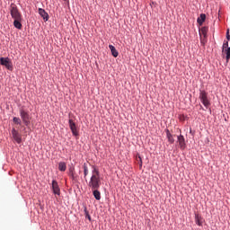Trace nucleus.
Instances as JSON below:
<instances>
[{
	"mask_svg": "<svg viewBox=\"0 0 230 230\" xmlns=\"http://www.w3.org/2000/svg\"><path fill=\"white\" fill-rule=\"evenodd\" d=\"M165 133L168 141L171 143V145H173L175 143V139L173 138V135L170 133V129H165Z\"/></svg>",
	"mask_w": 230,
	"mask_h": 230,
	"instance_id": "13",
	"label": "nucleus"
},
{
	"mask_svg": "<svg viewBox=\"0 0 230 230\" xmlns=\"http://www.w3.org/2000/svg\"><path fill=\"white\" fill-rule=\"evenodd\" d=\"M230 47H229V41H226V42H224V44H223V49H229Z\"/></svg>",
	"mask_w": 230,
	"mask_h": 230,
	"instance_id": "22",
	"label": "nucleus"
},
{
	"mask_svg": "<svg viewBox=\"0 0 230 230\" xmlns=\"http://www.w3.org/2000/svg\"><path fill=\"white\" fill-rule=\"evenodd\" d=\"M58 170L59 172H66V170H67V165H66V162H60L58 164Z\"/></svg>",
	"mask_w": 230,
	"mask_h": 230,
	"instance_id": "19",
	"label": "nucleus"
},
{
	"mask_svg": "<svg viewBox=\"0 0 230 230\" xmlns=\"http://www.w3.org/2000/svg\"><path fill=\"white\" fill-rule=\"evenodd\" d=\"M84 168V179L87 178V175H89V167H87V164H84L83 165Z\"/></svg>",
	"mask_w": 230,
	"mask_h": 230,
	"instance_id": "20",
	"label": "nucleus"
},
{
	"mask_svg": "<svg viewBox=\"0 0 230 230\" xmlns=\"http://www.w3.org/2000/svg\"><path fill=\"white\" fill-rule=\"evenodd\" d=\"M20 116H21L22 120L24 123L25 127H30V123H31L30 113H28V111L21 109L20 110Z\"/></svg>",
	"mask_w": 230,
	"mask_h": 230,
	"instance_id": "3",
	"label": "nucleus"
},
{
	"mask_svg": "<svg viewBox=\"0 0 230 230\" xmlns=\"http://www.w3.org/2000/svg\"><path fill=\"white\" fill-rule=\"evenodd\" d=\"M85 213H86V218H88V220H91V216L89 215V212L85 210Z\"/></svg>",
	"mask_w": 230,
	"mask_h": 230,
	"instance_id": "25",
	"label": "nucleus"
},
{
	"mask_svg": "<svg viewBox=\"0 0 230 230\" xmlns=\"http://www.w3.org/2000/svg\"><path fill=\"white\" fill-rule=\"evenodd\" d=\"M52 191L54 195H60V187H58V182L57 181H52Z\"/></svg>",
	"mask_w": 230,
	"mask_h": 230,
	"instance_id": "9",
	"label": "nucleus"
},
{
	"mask_svg": "<svg viewBox=\"0 0 230 230\" xmlns=\"http://www.w3.org/2000/svg\"><path fill=\"white\" fill-rule=\"evenodd\" d=\"M68 123H69L70 130H71L73 136L77 137V136H78V129L76 128V123H75V121H73L72 119H70L68 120Z\"/></svg>",
	"mask_w": 230,
	"mask_h": 230,
	"instance_id": "6",
	"label": "nucleus"
},
{
	"mask_svg": "<svg viewBox=\"0 0 230 230\" xmlns=\"http://www.w3.org/2000/svg\"><path fill=\"white\" fill-rule=\"evenodd\" d=\"M10 13H11V17L14 20L15 19H17V20L22 19V15L19 12V8H17V5L15 4H11Z\"/></svg>",
	"mask_w": 230,
	"mask_h": 230,
	"instance_id": "2",
	"label": "nucleus"
},
{
	"mask_svg": "<svg viewBox=\"0 0 230 230\" xmlns=\"http://www.w3.org/2000/svg\"><path fill=\"white\" fill-rule=\"evenodd\" d=\"M199 99L205 107H209V100L208 99V93L206 91H200Z\"/></svg>",
	"mask_w": 230,
	"mask_h": 230,
	"instance_id": "5",
	"label": "nucleus"
},
{
	"mask_svg": "<svg viewBox=\"0 0 230 230\" xmlns=\"http://www.w3.org/2000/svg\"><path fill=\"white\" fill-rule=\"evenodd\" d=\"M205 21H206V14L201 13L200 16L198 18L197 22L199 24V26H202Z\"/></svg>",
	"mask_w": 230,
	"mask_h": 230,
	"instance_id": "18",
	"label": "nucleus"
},
{
	"mask_svg": "<svg viewBox=\"0 0 230 230\" xmlns=\"http://www.w3.org/2000/svg\"><path fill=\"white\" fill-rule=\"evenodd\" d=\"M0 65L4 66L9 71H13V65L9 58H0Z\"/></svg>",
	"mask_w": 230,
	"mask_h": 230,
	"instance_id": "4",
	"label": "nucleus"
},
{
	"mask_svg": "<svg viewBox=\"0 0 230 230\" xmlns=\"http://www.w3.org/2000/svg\"><path fill=\"white\" fill-rule=\"evenodd\" d=\"M177 139L181 150H184L186 148V139L184 138V136L180 135L177 137Z\"/></svg>",
	"mask_w": 230,
	"mask_h": 230,
	"instance_id": "7",
	"label": "nucleus"
},
{
	"mask_svg": "<svg viewBox=\"0 0 230 230\" xmlns=\"http://www.w3.org/2000/svg\"><path fill=\"white\" fill-rule=\"evenodd\" d=\"M13 121L16 125H22V121L19 118H17V117H13Z\"/></svg>",
	"mask_w": 230,
	"mask_h": 230,
	"instance_id": "21",
	"label": "nucleus"
},
{
	"mask_svg": "<svg viewBox=\"0 0 230 230\" xmlns=\"http://www.w3.org/2000/svg\"><path fill=\"white\" fill-rule=\"evenodd\" d=\"M13 137L16 143L21 144L22 142V137H21V134H19V131L15 128H13L12 130Z\"/></svg>",
	"mask_w": 230,
	"mask_h": 230,
	"instance_id": "8",
	"label": "nucleus"
},
{
	"mask_svg": "<svg viewBox=\"0 0 230 230\" xmlns=\"http://www.w3.org/2000/svg\"><path fill=\"white\" fill-rule=\"evenodd\" d=\"M195 222L197 226H202V224H204V219L200 215L195 214Z\"/></svg>",
	"mask_w": 230,
	"mask_h": 230,
	"instance_id": "16",
	"label": "nucleus"
},
{
	"mask_svg": "<svg viewBox=\"0 0 230 230\" xmlns=\"http://www.w3.org/2000/svg\"><path fill=\"white\" fill-rule=\"evenodd\" d=\"M93 195L96 200H101L102 199V193L98 189H92Z\"/></svg>",
	"mask_w": 230,
	"mask_h": 230,
	"instance_id": "15",
	"label": "nucleus"
},
{
	"mask_svg": "<svg viewBox=\"0 0 230 230\" xmlns=\"http://www.w3.org/2000/svg\"><path fill=\"white\" fill-rule=\"evenodd\" d=\"M22 18H20L19 20L14 19L13 26L14 28H17V30H22Z\"/></svg>",
	"mask_w": 230,
	"mask_h": 230,
	"instance_id": "14",
	"label": "nucleus"
},
{
	"mask_svg": "<svg viewBox=\"0 0 230 230\" xmlns=\"http://www.w3.org/2000/svg\"><path fill=\"white\" fill-rule=\"evenodd\" d=\"M138 164L141 168V166H143V159L141 158V156L138 155Z\"/></svg>",
	"mask_w": 230,
	"mask_h": 230,
	"instance_id": "24",
	"label": "nucleus"
},
{
	"mask_svg": "<svg viewBox=\"0 0 230 230\" xmlns=\"http://www.w3.org/2000/svg\"><path fill=\"white\" fill-rule=\"evenodd\" d=\"M201 44H204V39L208 37V28L202 27L199 31Z\"/></svg>",
	"mask_w": 230,
	"mask_h": 230,
	"instance_id": "11",
	"label": "nucleus"
},
{
	"mask_svg": "<svg viewBox=\"0 0 230 230\" xmlns=\"http://www.w3.org/2000/svg\"><path fill=\"white\" fill-rule=\"evenodd\" d=\"M38 12H39V14L40 15V17H42V19L45 21V22L49 21V14H48L46 10H44L42 8H39Z\"/></svg>",
	"mask_w": 230,
	"mask_h": 230,
	"instance_id": "10",
	"label": "nucleus"
},
{
	"mask_svg": "<svg viewBox=\"0 0 230 230\" xmlns=\"http://www.w3.org/2000/svg\"><path fill=\"white\" fill-rule=\"evenodd\" d=\"M100 186H102V179L100 178V171L96 167H93L92 176L88 182V187L92 190H100Z\"/></svg>",
	"mask_w": 230,
	"mask_h": 230,
	"instance_id": "1",
	"label": "nucleus"
},
{
	"mask_svg": "<svg viewBox=\"0 0 230 230\" xmlns=\"http://www.w3.org/2000/svg\"><path fill=\"white\" fill-rule=\"evenodd\" d=\"M69 175L73 179V181H76V176H75V172H73V170H70Z\"/></svg>",
	"mask_w": 230,
	"mask_h": 230,
	"instance_id": "23",
	"label": "nucleus"
},
{
	"mask_svg": "<svg viewBox=\"0 0 230 230\" xmlns=\"http://www.w3.org/2000/svg\"><path fill=\"white\" fill-rule=\"evenodd\" d=\"M223 57L226 56V64L229 63L230 60V47L229 49H222Z\"/></svg>",
	"mask_w": 230,
	"mask_h": 230,
	"instance_id": "12",
	"label": "nucleus"
},
{
	"mask_svg": "<svg viewBox=\"0 0 230 230\" xmlns=\"http://www.w3.org/2000/svg\"><path fill=\"white\" fill-rule=\"evenodd\" d=\"M109 49L111 51V55L112 57H114V58H118V56L119 55V53L118 52V50L116 49V47L113 45H109Z\"/></svg>",
	"mask_w": 230,
	"mask_h": 230,
	"instance_id": "17",
	"label": "nucleus"
},
{
	"mask_svg": "<svg viewBox=\"0 0 230 230\" xmlns=\"http://www.w3.org/2000/svg\"><path fill=\"white\" fill-rule=\"evenodd\" d=\"M226 40H230L229 31H227V32H226Z\"/></svg>",
	"mask_w": 230,
	"mask_h": 230,
	"instance_id": "26",
	"label": "nucleus"
}]
</instances>
